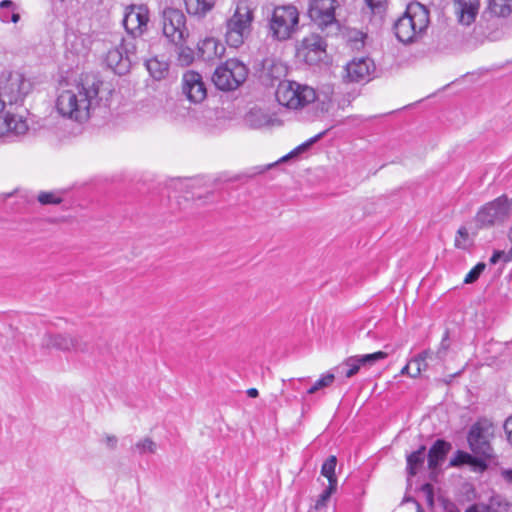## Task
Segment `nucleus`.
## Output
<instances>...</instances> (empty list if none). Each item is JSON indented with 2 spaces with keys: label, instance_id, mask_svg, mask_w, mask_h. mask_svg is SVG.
Segmentation results:
<instances>
[{
  "label": "nucleus",
  "instance_id": "1",
  "mask_svg": "<svg viewBox=\"0 0 512 512\" xmlns=\"http://www.w3.org/2000/svg\"><path fill=\"white\" fill-rule=\"evenodd\" d=\"M102 85L96 75H82L78 82L59 93L56 100L58 113L79 123L87 121L100 104Z\"/></svg>",
  "mask_w": 512,
  "mask_h": 512
},
{
  "label": "nucleus",
  "instance_id": "2",
  "mask_svg": "<svg viewBox=\"0 0 512 512\" xmlns=\"http://www.w3.org/2000/svg\"><path fill=\"white\" fill-rule=\"evenodd\" d=\"M430 12L419 2L407 5L405 12L393 24L397 40L404 45L420 42L428 32Z\"/></svg>",
  "mask_w": 512,
  "mask_h": 512
},
{
  "label": "nucleus",
  "instance_id": "3",
  "mask_svg": "<svg viewBox=\"0 0 512 512\" xmlns=\"http://www.w3.org/2000/svg\"><path fill=\"white\" fill-rule=\"evenodd\" d=\"M253 21L254 10L247 2H238L233 15L226 20L225 40L228 46H242L251 34Z\"/></svg>",
  "mask_w": 512,
  "mask_h": 512
},
{
  "label": "nucleus",
  "instance_id": "4",
  "mask_svg": "<svg viewBox=\"0 0 512 512\" xmlns=\"http://www.w3.org/2000/svg\"><path fill=\"white\" fill-rule=\"evenodd\" d=\"M275 96L280 105L293 110L303 109L317 99L312 87L290 80L279 82Z\"/></svg>",
  "mask_w": 512,
  "mask_h": 512
},
{
  "label": "nucleus",
  "instance_id": "5",
  "mask_svg": "<svg viewBox=\"0 0 512 512\" xmlns=\"http://www.w3.org/2000/svg\"><path fill=\"white\" fill-rule=\"evenodd\" d=\"M144 44L142 40L133 37L122 38L119 45L107 52L105 62L118 75H125L137 61V48Z\"/></svg>",
  "mask_w": 512,
  "mask_h": 512
},
{
  "label": "nucleus",
  "instance_id": "6",
  "mask_svg": "<svg viewBox=\"0 0 512 512\" xmlns=\"http://www.w3.org/2000/svg\"><path fill=\"white\" fill-rule=\"evenodd\" d=\"M299 12L292 5L277 6L269 20V35L277 41H285L297 31Z\"/></svg>",
  "mask_w": 512,
  "mask_h": 512
},
{
  "label": "nucleus",
  "instance_id": "7",
  "mask_svg": "<svg viewBox=\"0 0 512 512\" xmlns=\"http://www.w3.org/2000/svg\"><path fill=\"white\" fill-rule=\"evenodd\" d=\"M493 436V425L486 419L478 420L468 431L467 442L470 450L485 462L495 457L494 449L491 445Z\"/></svg>",
  "mask_w": 512,
  "mask_h": 512
},
{
  "label": "nucleus",
  "instance_id": "8",
  "mask_svg": "<svg viewBox=\"0 0 512 512\" xmlns=\"http://www.w3.org/2000/svg\"><path fill=\"white\" fill-rule=\"evenodd\" d=\"M31 88V82L19 72L4 71L0 75V101L4 106L23 101Z\"/></svg>",
  "mask_w": 512,
  "mask_h": 512
},
{
  "label": "nucleus",
  "instance_id": "9",
  "mask_svg": "<svg viewBox=\"0 0 512 512\" xmlns=\"http://www.w3.org/2000/svg\"><path fill=\"white\" fill-rule=\"evenodd\" d=\"M247 75L248 69L241 61L228 59L216 68L212 80L218 89L231 91L238 88Z\"/></svg>",
  "mask_w": 512,
  "mask_h": 512
},
{
  "label": "nucleus",
  "instance_id": "10",
  "mask_svg": "<svg viewBox=\"0 0 512 512\" xmlns=\"http://www.w3.org/2000/svg\"><path fill=\"white\" fill-rule=\"evenodd\" d=\"M163 35L173 44L185 43L189 36L184 13L173 7H166L162 11Z\"/></svg>",
  "mask_w": 512,
  "mask_h": 512
},
{
  "label": "nucleus",
  "instance_id": "11",
  "mask_svg": "<svg viewBox=\"0 0 512 512\" xmlns=\"http://www.w3.org/2000/svg\"><path fill=\"white\" fill-rule=\"evenodd\" d=\"M510 209L511 204L507 196L502 195L480 208L476 214V223L479 227L502 223L509 216Z\"/></svg>",
  "mask_w": 512,
  "mask_h": 512
},
{
  "label": "nucleus",
  "instance_id": "12",
  "mask_svg": "<svg viewBox=\"0 0 512 512\" xmlns=\"http://www.w3.org/2000/svg\"><path fill=\"white\" fill-rule=\"evenodd\" d=\"M336 0H309L308 15L320 28L324 29L337 24L335 10Z\"/></svg>",
  "mask_w": 512,
  "mask_h": 512
},
{
  "label": "nucleus",
  "instance_id": "13",
  "mask_svg": "<svg viewBox=\"0 0 512 512\" xmlns=\"http://www.w3.org/2000/svg\"><path fill=\"white\" fill-rule=\"evenodd\" d=\"M374 61L368 57L355 58L345 67V79L348 82H368L375 72Z\"/></svg>",
  "mask_w": 512,
  "mask_h": 512
},
{
  "label": "nucleus",
  "instance_id": "14",
  "mask_svg": "<svg viewBox=\"0 0 512 512\" xmlns=\"http://www.w3.org/2000/svg\"><path fill=\"white\" fill-rule=\"evenodd\" d=\"M182 92L193 103L202 102L207 96V90L201 74L189 70L182 77Z\"/></svg>",
  "mask_w": 512,
  "mask_h": 512
},
{
  "label": "nucleus",
  "instance_id": "15",
  "mask_svg": "<svg viewBox=\"0 0 512 512\" xmlns=\"http://www.w3.org/2000/svg\"><path fill=\"white\" fill-rule=\"evenodd\" d=\"M148 21V10L144 6H131L127 9L123 19V26L129 34L128 37L136 39V36L141 35L147 27Z\"/></svg>",
  "mask_w": 512,
  "mask_h": 512
},
{
  "label": "nucleus",
  "instance_id": "16",
  "mask_svg": "<svg viewBox=\"0 0 512 512\" xmlns=\"http://www.w3.org/2000/svg\"><path fill=\"white\" fill-rule=\"evenodd\" d=\"M326 47L327 44L324 38L312 33L302 40L299 53L307 63L315 64L322 59L326 52Z\"/></svg>",
  "mask_w": 512,
  "mask_h": 512
},
{
  "label": "nucleus",
  "instance_id": "17",
  "mask_svg": "<svg viewBox=\"0 0 512 512\" xmlns=\"http://www.w3.org/2000/svg\"><path fill=\"white\" fill-rule=\"evenodd\" d=\"M28 124L22 116L10 113L0 115V137L18 136L26 133Z\"/></svg>",
  "mask_w": 512,
  "mask_h": 512
},
{
  "label": "nucleus",
  "instance_id": "18",
  "mask_svg": "<svg viewBox=\"0 0 512 512\" xmlns=\"http://www.w3.org/2000/svg\"><path fill=\"white\" fill-rule=\"evenodd\" d=\"M454 6L458 22L469 26L478 15L480 0H454Z\"/></svg>",
  "mask_w": 512,
  "mask_h": 512
},
{
  "label": "nucleus",
  "instance_id": "19",
  "mask_svg": "<svg viewBox=\"0 0 512 512\" xmlns=\"http://www.w3.org/2000/svg\"><path fill=\"white\" fill-rule=\"evenodd\" d=\"M451 449V443L444 439H437L426 453L429 470L435 471L445 461Z\"/></svg>",
  "mask_w": 512,
  "mask_h": 512
},
{
  "label": "nucleus",
  "instance_id": "20",
  "mask_svg": "<svg viewBox=\"0 0 512 512\" xmlns=\"http://www.w3.org/2000/svg\"><path fill=\"white\" fill-rule=\"evenodd\" d=\"M225 47L217 39L209 37L198 43V56L207 62L223 56Z\"/></svg>",
  "mask_w": 512,
  "mask_h": 512
},
{
  "label": "nucleus",
  "instance_id": "21",
  "mask_svg": "<svg viewBox=\"0 0 512 512\" xmlns=\"http://www.w3.org/2000/svg\"><path fill=\"white\" fill-rule=\"evenodd\" d=\"M75 343L74 337L67 334L46 333L41 341V347L44 349H57L60 351H72Z\"/></svg>",
  "mask_w": 512,
  "mask_h": 512
},
{
  "label": "nucleus",
  "instance_id": "22",
  "mask_svg": "<svg viewBox=\"0 0 512 512\" xmlns=\"http://www.w3.org/2000/svg\"><path fill=\"white\" fill-rule=\"evenodd\" d=\"M463 465L473 466L478 468L480 471L487 469V463L479 456L470 454L463 450H457L454 456L450 459V467H461Z\"/></svg>",
  "mask_w": 512,
  "mask_h": 512
},
{
  "label": "nucleus",
  "instance_id": "23",
  "mask_svg": "<svg viewBox=\"0 0 512 512\" xmlns=\"http://www.w3.org/2000/svg\"><path fill=\"white\" fill-rule=\"evenodd\" d=\"M465 512H512V506L502 497L494 496L488 503L473 504Z\"/></svg>",
  "mask_w": 512,
  "mask_h": 512
},
{
  "label": "nucleus",
  "instance_id": "24",
  "mask_svg": "<svg viewBox=\"0 0 512 512\" xmlns=\"http://www.w3.org/2000/svg\"><path fill=\"white\" fill-rule=\"evenodd\" d=\"M512 14V0H488V6L482 18L490 20L493 17L507 18Z\"/></svg>",
  "mask_w": 512,
  "mask_h": 512
},
{
  "label": "nucleus",
  "instance_id": "25",
  "mask_svg": "<svg viewBox=\"0 0 512 512\" xmlns=\"http://www.w3.org/2000/svg\"><path fill=\"white\" fill-rule=\"evenodd\" d=\"M426 455V446L421 445L416 451L411 452L406 456V471L408 477H414L418 471L423 467Z\"/></svg>",
  "mask_w": 512,
  "mask_h": 512
},
{
  "label": "nucleus",
  "instance_id": "26",
  "mask_svg": "<svg viewBox=\"0 0 512 512\" xmlns=\"http://www.w3.org/2000/svg\"><path fill=\"white\" fill-rule=\"evenodd\" d=\"M184 3L190 16L203 18L214 8L216 0H184Z\"/></svg>",
  "mask_w": 512,
  "mask_h": 512
},
{
  "label": "nucleus",
  "instance_id": "27",
  "mask_svg": "<svg viewBox=\"0 0 512 512\" xmlns=\"http://www.w3.org/2000/svg\"><path fill=\"white\" fill-rule=\"evenodd\" d=\"M145 65L150 75L157 80L163 79L168 73L169 64L158 57L146 60Z\"/></svg>",
  "mask_w": 512,
  "mask_h": 512
},
{
  "label": "nucleus",
  "instance_id": "28",
  "mask_svg": "<svg viewBox=\"0 0 512 512\" xmlns=\"http://www.w3.org/2000/svg\"><path fill=\"white\" fill-rule=\"evenodd\" d=\"M337 464V458L334 455L329 456L321 467V475L328 479L329 484L337 487V477L335 474V468Z\"/></svg>",
  "mask_w": 512,
  "mask_h": 512
},
{
  "label": "nucleus",
  "instance_id": "29",
  "mask_svg": "<svg viewBox=\"0 0 512 512\" xmlns=\"http://www.w3.org/2000/svg\"><path fill=\"white\" fill-rule=\"evenodd\" d=\"M361 363L357 356H351L347 358L339 367V370H342V373L347 378L353 377L360 370Z\"/></svg>",
  "mask_w": 512,
  "mask_h": 512
},
{
  "label": "nucleus",
  "instance_id": "30",
  "mask_svg": "<svg viewBox=\"0 0 512 512\" xmlns=\"http://www.w3.org/2000/svg\"><path fill=\"white\" fill-rule=\"evenodd\" d=\"M177 48V61L181 66H189L194 60V51L184 43L174 44Z\"/></svg>",
  "mask_w": 512,
  "mask_h": 512
},
{
  "label": "nucleus",
  "instance_id": "31",
  "mask_svg": "<svg viewBox=\"0 0 512 512\" xmlns=\"http://www.w3.org/2000/svg\"><path fill=\"white\" fill-rule=\"evenodd\" d=\"M427 360H430V361L437 360V358L435 357V352H433L430 349L422 351L421 353H419L417 356H415L412 359V362L415 363V368H414L413 374H411V377L415 378L420 375V373L422 372V369H423L421 367V362H425Z\"/></svg>",
  "mask_w": 512,
  "mask_h": 512
},
{
  "label": "nucleus",
  "instance_id": "32",
  "mask_svg": "<svg viewBox=\"0 0 512 512\" xmlns=\"http://www.w3.org/2000/svg\"><path fill=\"white\" fill-rule=\"evenodd\" d=\"M132 450L140 455L150 453L154 454L157 451V444L149 437L139 440L133 447Z\"/></svg>",
  "mask_w": 512,
  "mask_h": 512
},
{
  "label": "nucleus",
  "instance_id": "33",
  "mask_svg": "<svg viewBox=\"0 0 512 512\" xmlns=\"http://www.w3.org/2000/svg\"><path fill=\"white\" fill-rule=\"evenodd\" d=\"M326 132L327 130L322 131L319 134L315 135L314 137L310 138L309 140L295 148L293 151H291L288 155L282 157L280 161H286L288 158L294 157L299 153L306 151L307 149L310 148L312 144L320 140L326 134Z\"/></svg>",
  "mask_w": 512,
  "mask_h": 512
},
{
  "label": "nucleus",
  "instance_id": "34",
  "mask_svg": "<svg viewBox=\"0 0 512 512\" xmlns=\"http://www.w3.org/2000/svg\"><path fill=\"white\" fill-rule=\"evenodd\" d=\"M357 357L361 363V366H372L376 362L385 359L387 357V353L383 351H377L371 354L358 355Z\"/></svg>",
  "mask_w": 512,
  "mask_h": 512
},
{
  "label": "nucleus",
  "instance_id": "35",
  "mask_svg": "<svg viewBox=\"0 0 512 512\" xmlns=\"http://www.w3.org/2000/svg\"><path fill=\"white\" fill-rule=\"evenodd\" d=\"M335 379V376L334 374L332 373H327L325 375H323L320 379H318L308 390H307V393L308 394H314L315 392H317L318 390L324 388V387H328L329 385H331L333 383Z\"/></svg>",
  "mask_w": 512,
  "mask_h": 512
},
{
  "label": "nucleus",
  "instance_id": "36",
  "mask_svg": "<svg viewBox=\"0 0 512 512\" xmlns=\"http://www.w3.org/2000/svg\"><path fill=\"white\" fill-rule=\"evenodd\" d=\"M449 347H450L449 331L446 330L443 334L439 348L435 352V357L437 358V361L442 362L445 360V358L447 356V352L449 350Z\"/></svg>",
  "mask_w": 512,
  "mask_h": 512
},
{
  "label": "nucleus",
  "instance_id": "37",
  "mask_svg": "<svg viewBox=\"0 0 512 512\" xmlns=\"http://www.w3.org/2000/svg\"><path fill=\"white\" fill-rule=\"evenodd\" d=\"M371 13L382 16L387 7V0H364Z\"/></svg>",
  "mask_w": 512,
  "mask_h": 512
},
{
  "label": "nucleus",
  "instance_id": "38",
  "mask_svg": "<svg viewBox=\"0 0 512 512\" xmlns=\"http://www.w3.org/2000/svg\"><path fill=\"white\" fill-rule=\"evenodd\" d=\"M485 267H486L485 263H483V262L477 263L466 275V277L464 279V283L471 284V283L476 282L478 280V278L480 277V275L482 274V272L485 270Z\"/></svg>",
  "mask_w": 512,
  "mask_h": 512
},
{
  "label": "nucleus",
  "instance_id": "39",
  "mask_svg": "<svg viewBox=\"0 0 512 512\" xmlns=\"http://www.w3.org/2000/svg\"><path fill=\"white\" fill-rule=\"evenodd\" d=\"M37 199L42 205L60 204L62 202V198L54 192H41Z\"/></svg>",
  "mask_w": 512,
  "mask_h": 512
},
{
  "label": "nucleus",
  "instance_id": "40",
  "mask_svg": "<svg viewBox=\"0 0 512 512\" xmlns=\"http://www.w3.org/2000/svg\"><path fill=\"white\" fill-rule=\"evenodd\" d=\"M13 7L14 3L11 0H3L0 2V20L2 22H9Z\"/></svg>",
  "mask_w": 512,
  "mask_h": 512
},
{
  "label": "nucleus",
  "instance_id": "41",
  "mask_svg": "<svg viewBox=\"0 0 512 512\" xmlns=\"http://www.w3.org/2000/svg\"><path fill=\"white\" fill-rule=\"evenodd\" d=\"M336 486L328 485L323 492L319 495V498L316 501L315 508L320 509L326 506V502L329 500L330 496L333 492L336 491Z\"/></svg>",
  "mask_w": 512,
  "mask_h": 512
},
{
  "label": "nucleus",
  "instance_id": "42",
  "mask_svg": "<svg viewBox=\"0 0 512 512\" xmlns=\"http://www.w3.org/2000/svg\"><path fill=\"white\" fill-rule=\"evenodd\" d=\"M499 260H502L504 263H508L512 261V257H510V250L507 252L502 250H495L490 258V264H496Z\"/></svg>",
  "mask_w": 512,
  "mask_h": 512
},
{
  "label": "nucleus",
  "instance_id": "43",
  "mask_svg": "<svg viewBox=\"0 0 512 512\" xmlns=\"http://www.w3.org/2000/svg\"><path fill=\"white\" fill-rule=\"evenodd\" d=\"M421 493L424 495L425 500L429 506L434 505V487L430 483H425L420 488Z\"/></svg>",
  "mask_w": 512,
  "mask_h": 512
},
{
  "label": "nucleus",
  "instance_id": "44",
  "mask_svg": "<svg viewBox=\"0 0 512 512\" xmlns=\"http://www.w3.org/2000/svg\"><path fill=\"white\" fill-rule=\"evenodd\" d=\"M285 74H286V68L283 66L282 63H273L268 72V75L272 79H276V80L280 79V77L284 76Z\"/></svg>",
  "mask_w": 512,
  "mask_h": 512
},
{
  "label": "nucleus",
  "instance_id": "45",
  "mask_svg": "<svg viewBox=\"0 0 512 512\" xmlns=\"http://www.w3.org/2000/svg\"><path fill=\"white\" fill-rule=\"evenodd\" d=\"M355 99V94L352 92H347L342 94L337 98V106L339 109L344 110L346 107L350 106L352 101Z\"/></svg>",
  "mask_w": 512,
  "mask_h": 512
},
{
  "label": "nucleus",
  "instance_id": "46",
  "mask_svg": "<svg viewBox=\"0 0 512 512\" xmlns=\"http://www.w3.org/2000/svg\"><path fill=\"white\" fill-rule=\"evenodd\" d=\"M75 343L72 347V351L87 353L89 352V345L81 337H74Z\"/></svg>",
  "mask_w": 512,
  "mask_h": 512
},
{
  "label": "nucleus",
  "instance_id": "47",
  "mask_svg": "<svg viewBox=\"0 0 512 512\" xmlns=\"http://www.w3.org/2000/svg\"><path fill=\"white\" fill-rule=\"evenodd\" d=\"M504 430L507 435L508 442L512 445V415L506 419L504 423Z\"/></svg>",
  "mask_w": 512,
  "mask_h": 512
},
{
  "label": "nucleus",
  "instance_id": "48",
  "mask_svg": "<svg viewBox=\"0 0 512 512\" xmlns=\"http://www.w3.org/2000/svg\"><path fill=\"white\" fill-rule=\"evenodd\" d=\"M105 442L110 449H115L117 446L118 439L114 435H107L105 438Z\"/></svg>",
  "mask_w": 512,
  "mask_h": 512
},
{
  "label": "nucleus",
  "instance_id": "49",
  "mask_svg": "<svg viewBox=\"0 0 512 512\" xmlns=\"http://www.w3.org/2000/svg\"><path fill=\"white\" fill-rule=\"evenodd\" d=\"M502 477L506 482L512 484V469L503 470Z\"/></svg>",
  "mask_w": 512,
  "mask_h": 512
},
{
  "label": "nucleus",
  "instance_id": "50",
  "mask_svg": "<svg viewBox=\"0 0 512 512\" xmlns=\"http://www.w3.org/2000/svg\"><path fill=\"white\" fill-rule=\"evenodd\" d=\"M19 19H20V15L17 12H15V6H14L12 9L10 18H9V22L17 23L19 21Z\"/></svg>",
  "mask_w": 512,
  "mask_h": 512
},
{
  "label": "nucleus",
  "instance_id": "51",
  "mask_svg": "<svg viewBox=\"0 0 512 512\" xmlns=\"http://www.w3.org/2000/svg\"><path fill=\"white\" fill-rule=\"evenodd\" d=\"M413 364L414 363L412 362V359H411L410 362L402 368L401 374L402 375L408 374L411 376V374H413V372H410V369H411V365H413Z\"/></svg>",
  "mask_w": 512,
  "mask_h": 512
},
{
  "label": "nucleus",
  "instance_id": "52",
  "mask_svg": "<svg viewBox=\"0 0 512 512\" xmlns=\"http://www.w3.org/2000/svg\"><path fill=\"white\" fill-rule=\"evenodd\" d=\"M247 395L251 398H256L259 395V392L256 388H250L247 390Z\"/></svg>",
  "mask_w": 512,
  "mask_h": 512
},
{
  "label": "nucleus",
  "instance_id": "53",
  "mask_svg": "<svg viewBox=\"0 0 512 512\" xmlns=\"http://www.w3.org/2000/svg\"><path fill=\"white\" fill-rule=\"evenodd\" d=\"M274 165H276V163L269 164V165H267V166H265V167H258V168H257V169H258V171H257L256 173L261 174V173L265 172L267 169H270V168H271L272 166H274Z\"/></svg>",
  "mask_w": 512,
  "mask_h": 512
},
{
  "label": "nucleus",
  "instance_id": "54",
  "mask_svg": "<svg viewBox=\"0 0 512 512\" xmlns=\"http://www.w3.org/2000/svg\"><path fill=\"white\" fill-rule=\"evenodd\" d=\"M507 237H508V240H509V242L511 244V247H510L509 250H510V257H512V226L509 228Z\"/></svg>",
  "mask_w": 512,
  "mask_h": 512
},
{
  "label": "nucleus",
  "instance_id": "55",
  "mask_svg": "<svg viewBox=\"0 0 512 512\" xmlns=\"http://www.w3.org/2000/svg\"><path fill=\"white\" fill-rule=\"evenodd\" d=\"M458 234L463 237V238H467L468 237V232H467V229L464 228V227H461L459 230H458Z\"/></svg>",
  "mask_w": 512,
  "mask_h": 512
},
{
  "label": "nucleus",
  "instance_id": "56",
  "mask_svg": "<svg viewBox=\"0 0 512 512\" xmlns=\"http://www.w3.org/2000/svg\"><path fill=\"white\" fill-rule=\"evenodd\" d=\"M414 504L416 505V512H425L418 501H414Z\"/></svg>",
  "mask_w": 512,
  "mask_h": 512
},
{
  "label": "nucleus",
  "instance_id": "57",
  "mask_svg": "<svg viewBox=\"0 0 512 512\" xmlns=\"http://www.w3.org/2000/svg\"><path fill=\"white\" fill-rule=\"evenodd\" d=\"M446 512H460L455 506L446 507Z\"/></svg>",
  "mask_w": 512,
  "mask_h": 512
},
{
  "label": "nucleus",
  "instance_id": "58",
  "mask_svg": "<svg viewBox=\"0 0 512 512\" xmlns=\"http://www.w3.org/2000/svg\"><path fill=\"white\" fill-rule=\"evenodd\" d=\"M414 501H416V500L413 497H405L403 499V502H413L414 503Z\"/></svg>",
  "mask_w": 512,
  "mask_h": 512
},
{
  "label": "nucleus",
  "instance_id": "59",
  "mask_svg": "<svg viewBox=\"0 0 512 512\" xmlns=\"http://www.w3.org/2000/svg\"><path fill=\"white\" fill-rule=\"evenodd\" d=\"M421 367L423 368L422 371H425L428 367L427 361L421 362Z\"/></svg>",
  "mask_w": 512,
  "mask_h": 512
},
{
  "label": "nucleus",
  "instance_id": "60",
  "mask_svg": "<svg viewBox=\"0 0 512 512\" xmlns=\"http://www.w3.org/2000/svg\"><path fill=\"white\" fill-rule=\"evenodd\" d=\"M4 108L5 107H4L3 103L0 101V113L4 110Z\"/></svg>",
  "mask_w": 512,
  "mask_h": 512
}]
</instances>
